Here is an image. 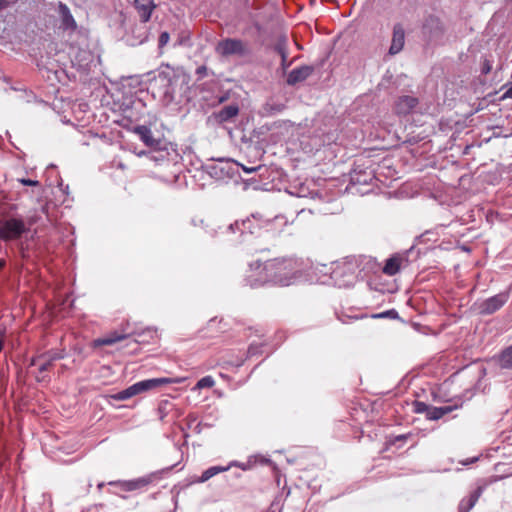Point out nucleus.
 Segmentation results:
<instances>
[{"instance_id":"obj_1","label":"nucleus","mask_w":512,"mask_h":512,"mask_svg":"<svg viewBox=\"0 0 512 512\" xmlns=\"http://www.w3.org/2000/svg\"><path fill=\"white\" fill-rule=\"evenodd\" d=\"M265 279L255 280L250 283L251 287H258L264 283H271L278 286H289L298 277V265L292 258H275L265 262Z\"/></svg>"},{"instance_id":"obj_2","label":"nucleus","mask_w":512,"mask_h":512,"mask_svg":"<svg viewBox=\"0 0 512 512\" xmlns=\"http://www.w3.org/2000/svg\"><path fill=\"white\" fill-rule=\"evenodd\" d=\"M231 142L253 161L260 160L265 153L263 130H228Z\"/></svg>"},{"instance_id":"obj_3","label":"nucleus","mask_w":512,"mask_h":512,"mask_svg":"<svg viewBox=\"0 0 512 512\" xmlns=\"http://www.w3.org/2000/svg\"><path fill=\"white\" fill-rule=\"evenodd\" d=\"M133 131L139 133L141 140L150 148L148 152H135L137 156L144 155L147 159L155 162L168 161L173 154L179 156L177 144L160 137V135H155L153 130ZM155 132L160 134V130H155Z\"/></svg>"},{"instance_id":"obj_4","label":"nucleus","mask_w":512,"mask_h":512,"mask_svg":"<svg viewBox=\"0 0 512 512\" xmlns=\"http://www.w3.org/2000/svg\"><path fill=\"white\" fill-rule=\"evenodd\" d=\"M358 277L359 269L354 256H348L338 262L331 273V278L339 287L352 286Z\"/></svg>"},{"instance_id":"obj_5","label":"nucleus","mask_w":512,"mask_h":512,"mask_svg":"<svg viewBox=\"0 0 512 512\" xmlns=\"http://www.w3.org/2000/svg\"><path fill=\"white\" fill-rule=\"evenodd\" d=\"M204 171L216 181H227L238 174L239 163L225 158L211 159L203 165Z\"/></svg>"},{"instance_id":"obj_6","label":"nucleus","mask_w":512,"mask_h":512,"mask_svg":"<svg viewBox=\"0 0 512 512\" xmlns=\"http://www.w3.org/2000/svg\"><path fill=\"white\" fill-rule=\"evenodd\" d=\"M375 137L382 138L384 142L380 149H389L399 146L400 144H416L420 138L406 135V130H400L401 133H398V130H375Z\"/></svg>"},{"instance_id":"obj_7","label":"nucleus","mask_w":512,"mask_h":512,"mask_svg":"<svg viewBox=\"0 0 512 512\" xmlns=\"http://www.w3.org/2000/svg\"><path fill=\"white\" fill-rule=\"evenodd\" d=\"M227 229L232 233L239 231L240 235L245 233L261 235L263 232V214L256 212L246 219L236 220L234 223L230 224Z\"/></svg>"},{"instance_id":"obj_8","label":"nucleus","mask_w":512,"mask_h":512,"mask_svg":"<svg viewBox=\"0 0 512 512\" xmlns=\"http://www.w3.org/2000/svg\"><path fill=\"white\" fill-rule=\"evenodd\" d=\"M509 296L508 291H503L482 301H477L474 303V310L481 316L492 315L508 302Z\"/></svg>"},{"instance_id":"obj_9","label":"nucleus","mask_w":512,"mask_h":512,"mask_svg":"<svg viewBox=\"0 0 512 512\" xmlns=\"http://www.w3.org/2000/svg\"><path fill=\"white\" fill-rule=\"evenodd\" d=\"M215 51L222 57H230L234 55L243 57L248 55L250 52L247 44L241 39L236 38H226L221 40L216 45Z\"/></svg>"},{"instance_id":"obj_10","label":"nucleus","mask_w":512,"mask_h":512,"mask_svg":"<svg viewBox=\"0 0 512 512\" xmlns=\"http://www.w3.org/2000/svg\"><path fill=\"white\" fill-rule=\"evenodd\" d=\"M182 380L183 379H181V378H170V377L145 379V380L136 382L133 385H130V397L156 390L163 385L173 384V383H181Z\"/></svg>"},{"instance_id":"obj_11","label":"nucleus","mask_w":512,"mask_h":512,"mask_svg":"<svg viewBox=\"0 0 512 512\" xmlns=\"http://www.w3.org/2000/svg\"><path fill=\"white\" fill-rule=\"evenodd\" d=\"M157 337L156 330L134 327L130 331V355L138 353L140 345H147Z\"/></svg>"},{"instance_id":"obj_12","label":"nucleus","mask_w":512,"mask_h":512,"mask_svg":"<svg viewBox=\"0 0 512 512\" xmlns=\"http://www.w3.org/2000/svg\"><path fill=\"white\" fill-rule=\"evenodd\" d=\"M26 231L23 220L18 218H10L0 225V239L10 241L21 237Z\"/></svg>"},{"instance_id":"obj_13","label":"nucleus","mask_w":512,"mask_h":512,"mask_svg":"<svg viewBox=\"0 0 512 512\" xmlns=\"http://www.w3.org/2000/svg\"><path fill=\"white\" fill-rule=\"evenodd\" d=\"M161 471H155L142 477L130 480V492H145L150 486L155 485L161 479Z\"/></svg>"},{"instance_id":"obj_14","label":"nucleus","mask_w":512,"mask_h":512,"mask_svg":"<svg viewBox=\"0 0 512 512\" xmlns=\"http://www.w3.org/2000/svg\"><path fill=\"white\" fill-rule=\"evenodd\" d=\"M354 259H357L359 277L363 278L369 274L377 273L381 269L377 260L371 256L358 255L354 256Z\"/></svg>"},{"instance_id":"obj_15","label":"nucleus","mask_w":512,"mask_h":512,"mask_svg":"<svg viewBox=\"0 0 512 512\" xmlns=\"http://www.w3.org/2000/svg\"><path fill=\"white\" fill-rule=\"evenodd\" d=\"M286 224L287 221L284 216L267 218L263 215V232L278 235L283 231Z\"/></svg>"},{"instance_id":"obj_16","label":"nucleus","mask_w":512,"mask_h":512,"mask_svg":"<svg viewBox=\"0 0 512 512\" xmlns=\"http://www.w3.org/2000/svg\"><path fill=\"white\" fill-rule=\"evenodd\" d=\"M314 72V67L310 65H303L293 69L287 76V84L294 86L298 83L305 81Z\"/></svg>"},{"instance_id":"obj_17","label":"nucleus","mask_w":512,"mask_h":512,"mask_svg":"<svg viewBox=\"0 0 512 512\" xmlns=\"http://www.w3.org/2000/svg\"><path fill=\"white\" fill-rule=\"evenodd\" d=\"M65 357L64 350H49L40 355H38V359H41L42 363L39 366V372L43 373L48 371L53 362L56 360H61Z\"/></svg>"},{"instance_id":"obj_18","label":"nucleus","mask_w":512,"mask_h":512,"mask_svg":"<svg viewBox=\"0 0 512 512\" xmlns=\"http://www.w3.org/2000/svg\"><path fill=\"white\" fill-rule=\"evenodd\" d=\"M405 44V31L401 24H395L393 27L392 41L389 48L390 55L398 54Z\"/></svg>"},{"instance_id":"obj_19","label":"nucleus","mask_w":512,"mask_h":512,"mask_svg":"<svg viewBox=\"0 0 512 512\" xmlns=\"http://www.w3.org/2000/svg\"><path fill=\"white\" fill-rule=\"evenodd\" d=\"M423 31L430 37L438 36L444 32V25L439 17L429 15L423 23Z\"/></svg>"},{"instance_id":"obj_20","label":"nucleus","mask_w":512,"mask_h":512,"mask_svg":"<svg viewBox=\"0 0 512 512\" xmlns=\"http://www.w3.org/2000/svg\"><path fill=\"white\" fill-rule=\"evenodd\" d=\"M404 262H407V259L404 256L394 254L386 260V263L382 268V272L388 276H394L400 271Z\"/></svg>"},{"instance_id":"obj_21","label":"nucleus","mask_w":512,"mask_h":512,"mask_svg":"<svg viewBox=\"0 0 512 512\" xmlns=\"http://www.w3.org/2000/svg\"><path fill=\"white\" fill-rule=\"evenodd\" d=\"M419 103L418 98L414 96H402L395 103V111L397 114H408L410 113Z\"/></svg>"},{"instance_id":"obj_22","label":"nucleus","mask_w":512,"mask_h":512,"mask_svg":"<svg viewBox=\"0 0 512 512\" xmlns=\"http://www.w3.org/2000/svg\"><path fill=\"white\" fill-rule=\"evenodd\" d=\"M58 12L61 19V27L64 30H75L77 24L68 6L62 2H59Z\"/></svg>"},{"instance_id":"obj_23","label":"nucleus","mask_w":512,"mask_h":512,"mask_svg":"<svg viewBox=\"0 0 512 512\" xmlns=\"http://www.w3.org/2000/svg\"><path fill=\"white\" fill-rule=\"evenodd\" d=\"M374 179L372 171H357L356 169L351 173L350 186L355 189L358 185H368Z\"/></svg>"},{"instance_id":"obj_24","label":"nucleus","mask_w":512,"mask_h":512,"mask_svg":"<svg viewBox=\"0 0 512 512\" xmlns=\"http://www.w3.org/2000/svg\"><path fill=\"white\" fill-rule=\"evenodd\" d=\"M134 6L142 22H147L150 19L151 13L155 8L153 0H135Z\"/></svg>"},{"instance_id":"obj_25","label":"nucleus","mask_w":512,"mask_h":512,"mask_svg":"<svg viewBox=\"0 0 512 512\" xmlns=\"http://www.w3.org/2000/svg\"><path fill=\"white\" fill-rule=\"evenodd\" d=\"M461 406H462V403H460V404L455 403L453 405H445V406H441V407L430 406V410L428 412L427 419L432 420V421L439 420L443 416L451 413L452 411L460 408Z\"/></svg>"},{"instance_id":"obj_26","label":"nucleus","mask_w":512,"mask_h":512,"mask_svg":"<svg viewBox=\"0 0 512 512\" xmlns=\"http://www.w3.org/2000/svg\"><path fill=\"white\" fill-rule=\"evenodd\" d=\"M157 414L161 421H165L166 417L170 414H173V417H178L179 411L175 408V404L172 401L164 399L158 405Z\"/></svg>"},{"instance_id":"obj_27","label":"nucleus","mask_w":512,"mask_h":512,"mask_svg":"<svg viewBox=\"0 0 512 512\" xmlns=\"http://www.w3.org/2000/svg\"><path fill=\"white\" fill-rule=\"evenodd\" d=\"M320 131L321 130H313V135L308 136L309 141L307 143H305L304 140L301 141V145L303 146L304 149L308 150L309 152H312L314 150L317 151L322 146L326 145V140L322 139L321 134L318 133Z\"/></svg>"},{"instance_id":"obj_28","label":"nucleus","mask_w":512,"mask_h":512,"mask_svg":"<svg viewBox=\"0 0 512 512\" xmlns=\"http://www.w3.org/2000/svg\"><path fill=\"white\" fill-rule=\"evenodd\" d=\"M483 491L482 487H478L475 491H473L468 498L462 499L459 504V512H469L478 501Z\"/></svg>"},{"instance_id":"obj_29","label":"nucleus","mask_w":512,"mask_h":512,"mask_svg":"<svg viewBox=\"0 0 512 512\" xmlns=\"http://www.w3.org/2000/svg\"><path fill=\"white\" fill-rule=\"evenodd\" d=\"M87 134L89 136V139L92 140V143L90 142H83V145H96L98 142H102L104 144H110L113 139V131H110L109 133H97L93 130H87Z\"/></svg>"},{"instance_id":"obj_30","label":"nucleus","mask_w":512,"mask_h":512,"mask_svg":"<svg viewBox=\"0 0 512 512\" xmlns=\"http://www.w3.org/2000/svg\"><path fill=\"white\" fill-rule=\"evenodd\" d=\"M111 169L113 170L111 176L116 182L125 178L126 165L122 160L114 159L111 162Z\"/></svg>"},{"instance_id":"obj_31","label":"nucleus","mask_w":512,"mask_h":512,"mask_svg":"<svg viewBox=\"0 0 512 512\" xmlns=\"http://www.w3.org/2000/svg\"><path fill=\"white\" fill-rule=\"evenodd\" d=\"M239 113V107L237 105H228L223 107L217 114L219 122H225L235 117Z\"/></svg>"},{"instance_id":"obj_32","label":"nucleus","mask_w":512,"mask_h":512,"mask_svg":"<svg viewBox=\"0 0 512 512\" xmlns=\"http://www.w3.org/2000/svg\"><path fill=\"white\" fill-rule=\"evenodd\" d=\"M125 338H126V336L124 334L113 333V334H110V335H107V336H104L102 338L95 340V344L98 346L112 345L120 340L125 339Z\"/></svg>"},{"instance_id":"obj_33","label":"nucleus","mask_w":512,"mask_h":512,"mask_svg":"<svg viewBox=\"0 0 512 512\" xmlns=\"http://www.w3.org/2000/svg\"><path fill=\"white\" fill-rule=\"evenodd\" d=\"M227 469H228L227 467H222V466H212V467H209L208 469L203 471L202 475L198 479V482L199 483L206 482L210 478H212L213 476L217 475L220 472H224Z\"/></svg>"},{"instance_id":"obj_34","label":"nucleus","mask_w":512,"mask_h":512,"mask_svg":"<svg viewBox=\"0 0 512 512\" xmlns=\"http://www.w3.org/2000/svg\"><path fill=\"white\" fill-rule=\"evenodd\" d=\"M499 362L502 368L512 369V345L503 350Z\"/></svg>"},{"instance_id":"obj_35","label":"nucleus","mask_w":512,"mask_h":512,"mask_svg":"<svg viewBox=\"0 0 512 512\" xmlns=\"http://www.w3.org/2000/svg\"><path fill=\"white\" fill-rule=\"evenodd\" d=\"M413 410L415 413L425 414V416L427 418L428 412L430 410V405H428L422 401H414L413 402Z\"/></svg>"},{"instance_id":"obj_36","label":"nucleus","mask_w":512,"mask_h":512,"mask_svg":"<svg viewBox=\"0 0 512 512\" xmlns=\"http://www.w3.org/2000/svg\"><path fill=\"white\" fill-rule=\"evenodd\" d=\"M214 384L215 380L212 376H205L197 382L196 387L198 389L211 388L214 386Z\"/></svg>"},{"instance_id":"obj_37","label":"nucleus","mask_w":512,"mask_h":512,"mask_svg":"<svg viewBox=\"0 0 512 512\" xmlns=\"http://www.w3.org/2000/svg\"><path fill=\"white\" fill-rule=\"evenodd\" d=\"M398 312L395 309H390L378 314L373 315V318H391L396 319L398 318Z\"/></svg>"},{"instance_id":"obj_38","label":"nucleus","mask_w":512,"mask_h":512,"mask_svg":"<svg viewBox=\"0 0 512 512\" xmlns=\"http://www.w3.org/2000/svg\"><path fill=\"white\" fill-rule=\"evenodd\" d=\"M110 486L115 488H120V491L123 493L128 492V482L126 481H112L108 483Z\"/></svg>"},{"instance_id":"obj_39","label":"nucleus","mask_w":512,"mask_h":512,"mask_svg":"<svg viewBox=\"0 0 512 512\" xmlns=\"http://www.w3.org/2000/svg\"><path fill=\"white\" fill-rule=\"evenodd\" d=\"M261 346L262 344H256V343H252L250 344V346L248 347V356L249 357H252V356H255L259 353H261Z\"/></svg>"},{"instance_id":"obj_40","label":"nucleus","mask_w":512,"mask_h":512,"mask_svg":"<svg viewBox=\"0 0 512 512\" xmlns=\"http://www.w3.org/2000/svg\"><path fill=\"white\" fill-rule=\"evenodd\" d=\"M337 130H334V131H330V132H327V133H321V136H322V139H325L326 140V145H330L331 143L335 142L337 137L334 135V132H336Z\"/></svg>"},{"instance_id":"obj_41","label":"nucleus","mask_w":512,"mask_h":512,"mask_svg":"<svg viewBox=\"0 0 512 512\" xmlns=\"http://www.w3.org/2000/svg\"><path fill=\"white\" fill-rule=\"evenodd\" d=\"M111 399L115 401H123L128 399V388L124 389L114 395H111Z\"/></svg>"},{"instance_id":"obj_42","label":"nucleus","mask_w":512,"mask_h":512,"mask_svg":"<svg viewBox=\"0 0 512 512\" xmlns=\"http://www.w3.org/2000/svg\"><path fill=\"white\" fill-rule=\"evenodd\" d=\"M511 135H512V133H509V134L493 133V135L484 137L483 140L481 142L477 143L476 145L477 146H481L483 142H485V143L489 142L492 139V137H495V138H498V137L507 138V137H509Z\"/></svg>"},{"instance_id":"obj_43","label":"nucleus","mask_w":512,"mask_h":512,"mask_svg":"<svg viewBox=\"0 0 512 512\" xmlns=\"http://www.w3.org/2000/svg\"><path fill=\"white\" fill-rule=\"evenodd\" d=\"M169 39H170L169 33L162 32L159 36V47L160 48L164 47L169 42Z\"/></svg>"},{"instance_id":"obj_44","label":"nucleus","mask_w":512,"mask_h":512,"mask_svg":"<svg viewBox=\"0 0 512 512\" xmlns=\"http://www.w3.org/2000/svg\"><path fill=\"white\" fill-rule=\"evenodd\" d=\"M239 167H241L244 172L251 174V173H255V172L259 171L262 168V165L248 167V166L239 164Z\"/></svg>"},{"instance_id":"obj_45","label":"nucleus","mask_w":512,"mask_h":512,"mask_svg":"<svg viewBox=\"0 0 512 512\" xmlns=\"http://www.w3.org/2000/svg\"><path fill=\"white\" fill-rule=\"evenodd\" d=\"M504 93L501 97V99H507V98H511L512 99V83L509 85V84H506L502 87V90H504Z\"/></svg>"},{"instance_id":"obj_46","label":"nucleus","mask_w":512,"mask_h":512,"mask_svg":"<svg viewBox=\"0 0 512 512\" xmlns=\"http://www.w3.org/2000/svg\"><path fill=\"white\" fill-rule=\"evenodd\" d=\"M492 70V64L489 60L485 59L482 63V68H481V71L483 74L487 75L491 72Z\"/></svg>"},{"instance_id":"obj_47","label":"nucleus","mask_w":512,"mask_h":512,"mask_svg":"<svg viewBox=\"0 0 512 512\" xmlns=\"http://www.w3.org/2000/svg\"><path fill=\"white\" fill-rule=\"evenodd\" d=\"M19 182L25 186H39L40 185L39 181L27 179V178L19 179Z\"/></svg>"},{"instance_id":"obj_48","label":"nucleus","mask_w":512,"mask_h":512,"mask_svg":"<svg viewBox=\"0 0 512 512\" xmlns=\"http://www.w3.org/2000/svg\"><path fill=\"white\" fill-rule=\"evenodd\" d=\"M244 182V188L247 189L249 186L253 185V184H257L258 181L254 178H248V179H244L243 180Z\"/></svg>"},{"instance_id":"obj_49","label":"nucleus","mask_w":512,"mask_h":512,"mask_svg":"<svg viewBox=\"0 0 512 512\" xmlns=\"http://www.w3.org/2000/svg\"><path fill=\"white\" fill-rule=\"evenodd\" d=\"M8 6L7 0H0V10L5 9Z\"/></svg>"},{"instance_id":"obj_50","label":"nucleus","mask_w":512,"mask_h":512,"mask_svg":"<svg viewBox=\"0 0 512 512\" xmlns=\"http://www.w3.org/2000/svg\"><path fill=\"white\" fill-rule=\"evenodd\" d=\"M48 208H49V205L48 203L44 204L42 207H41V211L46 214L48 216Z\"/></svg>"},{"instance_id":"obj_51","label":"nucleus","mask_w":512,"mask_h":512,"mask_svg":"<svg viewBox=\"0 0 512 512\" xmlns=\"http://www.w3.org/2000/svg\"><path fill=\"white\" fill-rule=\"evenodd\" d=\"M406 439H407V435H404V434H402V435H398V436L395 438V440H396V441H404V440H406Z\"/></svg>"},{"instance_id":"obj_52","label":"nucleus","mask_w":512,"mask_h":512,"mask_svg":"<svg viewBox=\"0 0 512 512\" xmlns=\"http://www.w3.org/2000/svg\"><path fill=\"white\" fill-rule=\"evenodd\" d=\"M40 360H41V359H38V356H37V357H33V358L31 359L30 365H31V366H32V365H35V364L37 363V361H40Z\"/></svg>"},{"instance_id":"obj_53","label":"nucleus","mask_w":512,"mask_h":512,"mask_svg":"<svg viewBox=\"0 0 512 512\" xmlns=\"http://www.w3.org/2000/svg\"><path fill=\"white\" fill-rule=\"evenodd\" d=\"M5 260L0 258V270L5 266Z\"/></svg>"},{"instance_id":"obj_54","label":"nucleus","mask_w":512,"mask_h":512,"mask_svg":"<svg viewBox=\"0 0 512 512\" xmlns=\"http://www.w3.org/2000/svg\"><path fill=\"white\" fill-rule=\"evenodd\" d=\"M113 493H115V494H119L121 497L125 498V496L121 494L122 492L120 491V488H119V489H117V491H116V490H115V491H113Z\"/></svg>"},{"instance_id":"obj_55","label":"nucleus","mask_w":512,"mask_h":512,"mask_svg":"<svg viewBox=\"0 0 512 512\" xmlns=\"http://www.w3.org/2000/svg\"><path fill=\"white\" fill-rule=\"evenodd\" d=\"M205 69H206L205 67L198 68L197 72H198V73L204 72V71H205Z\"/></svg>"},{"instance_id":"obj_56","label":"nucleus","mask_w":512,"mask_h":512,"mask_svg":"<svg viewBox=\"0 0 512 512\" xmlns=\"http://www.w3.org/2000/svg\"><path fill=\"white\" fill-rule=\"evenodd\" d=\"M104 485H105V484L102 482V483H99L97 487H98V489H99V490H101V489L103 488V486H104Z\"/></svg>"},{"instance_id":"obj_57","label":"nucleus","mask_w":512,"mask_h":512,"mask_svg":"<svg viewBox=\"0 0 512 512\" xmlns=\"http://www.w3.org/2000/svg\"><path fill=\"white\" fill-rule=\"evenodd\" d=\"M282 61H283V64H284V63H285V61H286V55H285V53H282Z\"/></svg>"},{"instance_id":"obj_58","label":"nucleus","mask_w":512,"mask_h":512,"mask_svg":"<svg viewBox=\"0 0 512 512\" xmlns=\"http://www.w3.org/2000/svg\"><path fill=\"white\" fill-rule=\"evenodd\" d=\"M2 348H3V342H2V340H0V351L2 350Z\"/></svg>"},{"instance_id":"obj_59","label":"nucleus","mask_w":512,"mask_h":512,"mask_svg":"<svg viewBox=\"0 0 512 512\" xmlns=\"http://www.w3.org/2000/svg\"><path fill=\"white\" fill-rule=\"evenodd\" d=\"M474 145H475L474 143H472L471 145H467L466 149H469L470 147H473Z\"/></svg>"},{"instance_id":"obj_60","label":"nucleus","mask_w":512,"mask_h":512,"mask_svg":"<svg viewBox=\"0 0 512 512\" xmlns=\"http://www.w3.org/2000/svg\"><path fill=\"white\" fill-rule=\"evenodd\" d=\"M6 134L8 135V137H11V134H9L8 130H6Z\"/></svg>"},{"instance_id":"obj_61","label":"nucleus","mask_w":512,"mask_h":512,"mask_svg":"<svg viewBox=\"0 0 512 512\" xmlns=\"http://www.w3.org/2000/svg\"><path fill=\"white\" fill-rule=\"evenodd\" d=\"M6 134L8 135V137H11V134H9L8 130H6Z\"/></svg>"},{"instance_id":"obj_62","label":"nucleus","mask_w":512,"mask_h":512,"mask_svg":"<svg viewBox=\"0 0 512 512\" xmlns=\"http://www.w3.org/2000/svg\"><path fill=\"white\" fill-rule=\"evenodd\" d=\"M137 128L144 129V128H146V127H145V126H138Z\"/></svg>"},{"instance_id":"obj_63","label":"nucleus","mask_w":512,"mask_h":512,"mask_svg":"<svg viewBox=\"0 0 512 512\" xmlns=\"http://www.w3.org/2000/svg\"><path fill=\"white\" fill-rule=\"evenodd\" d=\"M266 512H275V511H274V510L269 509V510H267Z\"/></svg>"}]
</instances>
